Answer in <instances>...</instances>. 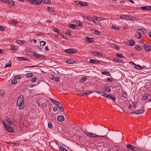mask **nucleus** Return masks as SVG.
Here are the masks:
<instances>
[{
	"mask_svg": "<svg viewBox=\"0 0 151 151\" xmlns=\"http://www.w3.org/2000/svg\"><path fill=\"white\" fill-rule=\"evenodd\" d=\"M23 96L22 95H20L18 98L17 105L20 109H23L24 108V103L23 102Z\"/></svg>",
	"mask_w": 151,
	"mask_h": 151,
	"instance_id": "1",
	"label": "nucleus"
},
{
	"mask_svg": "<svg viewBox=\"0 0 151 151\" xmlns=\"http://www.w3.org/2000/svg\"><path fill=\"white\" fill-rule=\"evenodd\" d=\"M29 2L32 4L35 5H37V0H29Z\"/></svg>",
	"mask_w": 151,
	"mask_h": 151,
	"instance_id": "23",
	"label": "nucleus"
},
{
	"mask_svg": "<svg viewBox=\"0 0 151 151\" xmlns=\"http://www.w3.org/2000/svg\"><path fill=\"white\" fill-rule=\"evenodd\" d=\"M106 98L108 99H111L114 102L116 101V97L114 95L108 94L106 96Z\"/></svg>",
	"mask_w": 151,
	"mask_h": 151,
	"instance_id": "6",
	"label": "nucleus"
},
{
	"mask_svg": "<svg viewBox=\"0 0 151 151\" xmlns=\"http://www.w3.org/2000/svg\"><path fill=\"white\" fill-rule=\"evenodd\" d=\"M101 61L99 60H94L92 59H91L89 62L91 63L94 64V63H97L101 62Z\"/></svg>",
	"mask_w": 151,
	"mask_h": 151,
	"instance_id": "10",
	"label": "nucleus"
},
{
	"mask_svg": "<svg viewBox=\"0 0 151 151\" xmlns=\"http://www.w3.org/2000/svg\"><path fill=\"white\" fill-rule=\"evenodd\" d=\"M29 52H31V53H32V54H33L35 56V57H37L38 58H45V56L43 55L38 54L36 53H35L34 52L31 51H29Z\"/></svg>",
	"mask_w": 151,
	"mask_h": 151,
	"instance_id": "5",
	"label": "nucleus"
},
{
	"mask_svg": "<svg viewBox=\"0 0 151 151\" xmlns=\"http://www.w3.org/2000/svg\"><path fill=\"white\" fill-rule=\"evenodd\" d=\"M47 10L50 12H54L55 11V9L53 7L48 6L47 7Z\"/></svg>",
	"mask_w": 151,
	"mask_h": 151,
	"instance_id": "17",
	"label": "nucleus"
},
{
	"mask_svg": "<svg viewBox=\"0 0 151 151\" xmlns=\"http://www.w3.org/2000/svg\"><path fill=\"white\" fill-rule=\"evenodd\" d=\"M133 65H135V67H134L136 69H138V70H141L143 69V68L142 66H140L139 65H136L135 64H134L133 62Z\"/></svg>",
	"mask_w": 151,
	"mask_h": 151,
	"instance_id": "12",
	"label": "nucleus"
},
{
	"mask_svg": "<svg viewBox=\"0 0 151 151\" xmlns=\"http://www.w3.org/2000/svg\"><path fill=\"white\" fill-rule=\"evenodd\" d=\"M6 129L10 132H14V129L10 126H8L7 127L6 126Z\"/></svg>",
	"mask_w": 151,
	"mask_h": 151,
	"instance_id": "9",
	"label": "nucleus"
},
{
	"mask_svg": "<svg viewBox=\"0 0 151 151\" xmlns=\"http://www.w3.org/2000/svg\"><path fill=\"white\" fill-rule=\"evenodd\" d=\"M86 19L89 21H91V22H92V21L93 20V19H92V18H91L89 17H87Z\"/></svg>",
	"mask_w": 151,
	"mask_h": 151,
	"instance_id": "49",
	"label": "nucleus"
},
{
	"mask_svg": "<svg viewBox=\"0 0 151 151\" xmlns=\"http://www.w3.org/2000/svg\"><path fill=\"white\" fill-rule=\"evenodd\" d=\"M65 52L69 54H74L77 52V50L74 49H69L65 50Z\"/></svg>",
	"mask_w": 151,
	"mask_h": 151,
	"instance_id": "3",
	"label": "nucleus"
},
{
	"mask_svg": "<svg viewBox=\"0 0 151 151\" xmlns=\"http://www.w3.org/2000/svg\"><path fill=\"white\" fill-rule=\"evenodd\" d=\"M56 105L59 109L60 108H61L63 107L62 105L59 102L57 103Z\"/></svg>",
	"mask_w": 151,
	"mask_h": 151,
	"instance_id": "42",
	"label": "nucleus"
},
{
	"mask_svg": "<svg viewBox=\"0 0 151 151\" xmlns=\"http://www.w3.org/2000/svg\"><path fill=\"white\" fill-rule=\"evenodd\" d=\"M64 119V117L62 115L59 116L57 118L58 121L59 122H63Z\"/></svg>",
	"mask_w": 151,
	"mask_h": 151,
	"instance_id": "11",
	"label": "nucleus"
},
{
	"mask_svg": "<svg viewBox=\"0 0 151 151\" xmlns=\"http://www.w3.org/2000/svg\"><path fill=\"white\" fill-rule=\"evenodd\" d=\"M76 23L79 26L81 27L83 25L82 23L81 22L79 21H77L76 22Z\"/></svg>",
	"mask_w": 151,
	"mask_h": 151,
	"instance_id": "37",
	"label": "nucleus"
},
{
	"mask_svg": "<svg viewBox=\"0 0 151 151\" xmlns=\"http://www.w3.org/2000/svg\"><path fill=\"white\" fill-rule=\"evenodd\" d=\"M14 78L16 80V79H19L20 78V76L19 75L16 76H14Z\"/></svg>",
	"mask_w": 151,
	"mask_h": 151,
	"instance_id": "55",
	"label": "nucleus"
},
{
	"mask_svg": "<svg viewBox=\"0 0 151 151\" xmlns=\"http://www.w3.org/2000/svg\"><path fill=\"white\" fill-rule=\"evenodd\" d=\"M37 0V4H41L42 1H43V0Z\"/></svg>",
	"mask_w": 151,
	"mask_h": 151,
	"instance_id": "56",
	"label": "nucleus"
},
{
	"mask_svg": "<svg viewBox=\"0 0 151 151\" xmlns=\"http://www.w3.org/2000/svg\"><path fill=\"white\" fill-rule=\"evenodd\" d=\"M8 4H9L12 6L14 5V2L12 0H9Z\"/></svg>",
	"mask_w": 151,
	"mask_h": 151,
	"instance_id": "28",
	"label": "nucleus"
},
{
	"mask_svg": "<svg viewBox=\"0 0 151 151\" xmlns=\"http://www.w3.org/2000/svg\"><path fill=\"white\" fill-rule=\"evenodd\" d=\"M53 31L54 32H57V34H58V33L59 32V30L58 29L55 28H53Z\"/></svg>",
	"mask_w": 151,
	"mask_h": 151,
	"instance_id": "47",
	"label": "nucleus"
},
{
	"mask_svg": "<svg viewBox=\"0 0 151 151\" xmlns=\"http://www.w3.org/2000/svg\"><path fill=\"white\" fill-rule=\"evenodd\" d=\"M129 20H131L133 21H135L137 19L136 17H132L130 16H129Z\"/></svg>",
	"mask_w": 151,
	"mask_h": 151,
	"instance_id": "32",
	"label": "nucleus"
},
{
	"mask_svg": "<svg viewBox=\"0 0 151 151\" xmlns=\"http://www.w3.org/2000/svg\"><path fill=\"white\" fill-rule=\"evenodd\" d=\"M37 78L36 77H35V78H32L31 80L32 82H34L36 81L37 80Z\"/></svg>",
	"mask_w": 151,
	"mask_h": 151,
	"instance_id": "50",
	"label": "nucleus"
},
{
	"mask_svg": "<svg viewBox=\"0 0 151 151\" xmlns=\"http://www.w3.org/2000/svg\"><path fill=\"white\" fill-rule=\"evenodd\" d=\"M17 58L19 61L26 60L29 61V60L25 57H17Z\"/></svg>",
	"mask_w": 151,
	"mask_h": 151,
	"instance_id": "13",
	"label": "nucleus"
},
{
	"mask_svg": "<svg viewBox=\"0 0 151 151\" xmlns=\"http://www.w3.org/2000/svg\"><path fill=\"white\" fill-rule=\"evenodd\" d=\"M94 38H90L87 37L86 38V40L89 42H91L93 41Z\"/></svg>",
	"mask_w": 151,
	"mask_h": 151,
	"instance_id": "14",
	"label": "nucleus"
},
{
	"mask_svg": "<svg viewBox=\"0 0 151 151\" xmlns=\"http://www.w3.org/2000/svg\"><path fill=\"white\" fill-rule=\"evenodd\" d=\"M60 149L61 151H68L63 146H60Z\"/></svg>",
	"mask_w": 151,
	"mask_h": 151,
	"instance_id": "36",
	"label": "nucleus"
},
{
	"mask_svg": "<svg viewBox=\"0 0 151 151\" xmlns=\"http://www.w3.org/2000/svg\"><path fill=\"white\" fill-rule=\"evenodd\" d=\"M66 63L68 64H72L74 63V61L72 60H69L67 61Z\"/></svg>",
	"mask_w": 151,
	"mask_h": 151,
	"instance_id": "24",
	"label": "nucleus"
},
{
	"mask_svg": "<svg viewBox=\"0 0 151 151\" xmlns=\"http://www.w3.org/2000/svg\"><path fill=\"white\" fill-rule=\"evenodd\" d=\"M120 18L122 19H126L127 20H129V16L126 15H123L120 17Z\"/></svg>",
	"mask_w": 151,
	"mask_h": 151,
	"instance_id": "16",
	"label": "nucleus"
},
{
	"mask_svg": "<svg viewBox=\"0 0 151 151\" xmlns=\"http://www.w3.org/2000/svg\"><path fill=\"white\" fill-rule=\"evenodd\" d=\"M6 121L9 125H11L12 124V122L10 119L8 118V119H7Z\"/></svg>",
	"mask_w": 151,
	"mask_h": 151,
	"instance_id": "31",
	"label": "nucleus"
},
{
	"mask_svg": "<svg viewBox=\"0 0 151 151\" xmlns=\"http://www.w3.org/2000/svg\"><path fill=\"white\" fill-rule=\"evenodd\" d=\"M68 26L71 29H75L77 26L76 25L70 24L68 25Z\"/></svg>",
	"mask_w": 151,
	"mask_h": 151,
	"instance_id": "21",
	"label": "nucleus"
},
{
	"mask_svg": "<svg viewBox=\"0 0 151 151\" xmlns=\"http://www.w3.org/2000/svg\"><path fill=\"white\" fill-rule=\"evenodd\" d=\"M58 35H60V36L62 37V38L63 39H65V38L63 35L60 32L58 33Z\"/></svg>",
	"mask_w": 151,
	"mask_h": 151,
	"instance_id": "61",
	"label": "nucleus"
},
{
	"mask_svg": "<svg viewBox=\"0 0 151 151\" xmlns=\"http://www.w3.org/2000/svg\"><path fill=\"white\" fill-rule=\"evenodd\" d=\"M127 148L131 149L132 151H133L134 147L131 145L128 144L127 145Z\"/></svg>",
	"mask_w": 151,
	"mask_h": 151,
	"instance_id": "20",
	"label": "nucleus"
},
{
	"mask_svg": "<svg viewBox=\"0 0 151 151\" xmlns=\"http://www.w3.org/2000/svg\"><path fill=\"white\" fill-rule=\"evenodd\" d=\"M2 2L4 3L8 4L9 2V0H1Z\"/></svg>",
	"mask_w": 151,
	"mask_h": 151,
	"instance_id": "62",
	"label": "nucleus"
},
{
	"mask_svg": "<svg viewBox=\"0 0 151 151\" xmlns=\"http://www.w3.org/2000/svg\"><path fill=\"white\" fill-rule=\"evenodd\" d=\"M48 126L51 129L52 128V123L50 122H49L48 123Z\"/></svg>",
	"mask_w": 151,
	"mask_h": 151,
	"instance_id": "46",
	"label": "nucleus"
},
{
	"mask_svg": "<svg viewBox=\"0 0 151 151\" xmlns=\"http://www.w3.org/2000/svg\"><path fill=\"white\" fill-rule=\"evenodd\" d=\"M122 96L124 98H126L127 96V94L126 92H124L122 93Z\"/></svg>",
	"mask_w": 151,
	"mask_h": 151,
	"instance_id": "40",
	"label": "nucleus"
},
{
	"mask_svg": "<svg viewBox=\"0 0 151 151\" xmlns=\"http://www.w3.org/2000/svg\"><path fill=\"white\" fill-rule=\"evenodd\" d=\"M108 95V94H106L105 92H102V94H101V96H103L104 97H106V96Z\"/></svg>",
	"mask_w": 151,
	"mask_h": 151,
	"instance_id": "58",
	"label": "nucleus"
},
{
	"mask_svg": "<svg viewBox=\"0 0 151 151\" xmlns=\"http://www.w3.org/2000/svg\"><path fill=\"white\" fill-rule=\"evenodd\" d=\"M94 34L96 35H99L100 34V32L97 30H95L94 32Z\"/></svg>",
	"mask_w": 151,
	"mask_h": 151,
	"instance_id": "59",
	"label": "nucleus"
},
{
	"mask_svg": "<svg viewBox=\"0 0 151 151\" xmlns=\"http://www.w3.org/2000/svg\"><path fill=\"white\" fill-rule=\"evenodd\" d=\"M92 93H93V92L92 91H88V92H86V93H82V95H81L83 96L84 94L88 95L89 94Z\"/></svg>",
	"mask_w": 151,
	"mask_h": 151,
	"instance_id": "26",
	"label": "nucleus"
},
{
	"mask_svg": "<svg viewBox=\"0 0 151 151\" xmlns=\"http://www.w3.org/2000/svg\"><path fill=\"white\" fill-rule=\"evenodd\" d=\"M11 22L13 24H14V25H16L18 24L17 22L14 21V20L12 21Z\"/></svg>",
	"mask_w": 151,
	"mask_h": 151,
	"instance_id": "54",
	"label": "nucleus"
},
{
	"mask_svg": "<svg viewBox=\"0 0 151 151\" xmlns=\"http://www.w3.org/2000/svg\"><path fill=\"white\" fill-rule=\"evenodd\" d=\"M80 2V4L81 6H87L88 5V4L87 3L82 2L81 1Z\"/></svg>",
	"mask_w": 151,
	"mask_h": 151,
	"instance_id": "27",
	"label": "nucleus"
},
{
	"mask_svg": "<svg viewBox=\"0 0 151 151\" xmlns=\"http://www.w3.org/2000/svg\"><path fill=\"white\" fill-rule=\"evenodd\" d=\"M33 74L32 73H27V74L26 77L28 78H31L32 77Z\"/></svg>",
	"mask_w": 151,
	"mask_h": 151,
	"instance_id": "34",
	"label": "nucleus"
},
{
	"mask_svg": "<svg viewBox=\"0 0 151 151\" xmlns=\"http://www.w3.org/2000/svg\"><path fill=\"white\" fill-rule=\"evenodd\" d=\"M126 44L129 46H133L134 44V42L133 40L131 41H127L126 42Z\"/></svg>",
	"mask_w": 151,
	"mask_h": 151,
	"instance_id": "7",
	"label": "nucleus"
},
{
	"mask_svg": "<svg viewBox=\"0 0 151 151\" xmlns=\"http://www.w3.org/2000/svg\"><path fill=\"white\" fill-rule=\"evenodd\" d=\"M116 55L117 57H118L119 58H123L124 57V56L122 55L121 54H119L117 53L116 54Z\"/></svg>",
	"mask_w": 151,
	"mask_h": 151,
	"instance_id": "41",
	"label": "nucleus"
},
{
	"mask_svg": "<svg viewBox=\"0 0 151 151\" xmlns=\"http://www.w3.org/2000/svg\"><path fill=\"white\" fill-rule=\"evenodd\" d=\"M116 45L114 44H111L110 45V47H116Z\"/></svg>",
	"mask_w": 151,
	"mask_h": 151,
	"instance_id": "60",
	"label": "nucleus"
},
{
	"mask_svg": "<svg viewBox=\"0 0 151 151\" xmlns=\"http://www.w3.org/2000/svg\"><path fill=\"white\" fill-rule=\"evenodd\" d=\"M102 74L106 75L107 76H110V73L107 71H104L102 72Z\"/></svg>",
	"mask_w": 151,
	"mask_h": 151,
	"instance_id": "33",
	"label": "nucleus"
},
{
	"mask_svg": "<svg viewBox=\"0 0 151 151\" xmlns=\"http://www.w3.org/2000/svg\"><path fill=\"white\" fill-rule=\"evenodd\" d=\"M46 42L43 41H41L40 43V45L41 46H44Z\"/></svg>",
	"mask_w": 151,
	"mask_h": 151,
	"instance_id": "38",
	"label": "nucleus"
},
{
	"mask_svg": "<svg viewBox=\"0 0 151 151\" xmlns=\"http://www.w3.org/2000/svg\"><path fill=\"white\" fill-rule=\"evenodd\" d=\"M58 110L56 106H54L53 108V110L54 111H56Z\"/></svg>",
	"mask_w": 151,
	"mask_h": 151,
	"instance_id": "64",
	"label": "nucleus"
},
{
	"mask_svg": "<svg viewBox=\"0 0 151 151\" xmlns=\"http://www.w3.org/2000/svg\"><path fill=\"white\" fill-rule=\"evenodd\" d=\"M145 110L144 109H139V110H137V112H138V114H140L143 113L144 111Z\"/></svg>",
	"mask_w": 151,
	"mask_h": 151,
	"instance_id": "25",
	"label": "nucleus"
},
{
	"mask_svg": "<svg viewBox=\"0 0 151 151\" xmlns=\"http://www.w3.org/2000/svg\"><path fill=\"white\" fill-rule=\"evenodd\" d=\"M140 151L139 149V148H138L136 147H134L133 151Z\"/></svg>",
	"mask_w": 151,
	"mask_h": 151,
	"instance_id": "57",
	"label": "nucleus"
},
{
	"mask_svg": "<svg viewBox=\"0 0 151 151\" xmlns=\"http://www.w3.org/2000/svg\"><path fill=\"white\" fill-rule=\"evenodd\" d=\"M71 32V31L69 30H67L65 32L66 34L67 35H69L70 36H71V35L70 34Z\"/></svg>",
	"mask_w": 151,
	"mask_h": 151,
	"instance_id": "48",
	"label": "nucleus"
},
{
	"mask_svg": "<svg viewBox=\"0 0 151 151\" xmlns=\"http://www.w3.org/2000/svg\"><path fill=\"white\" fill-rule=\"evenodd\" d=\"M145 50L147 52H149L151 50V48H144Z\"/></svg>",
	"mask_w": 151,
	"mask_h": 151,
	"instance_id": "51",
	"label": "nucleus"
},
{
	"mask_svg": "<svg viewBox=\"0 0 151 151\" xmlns=\"http://www.w3.org/2000/svg\"><path fill=\"white\" fill-rule=\"evenodd\" d=\"M94 17L96 18L95 20H96L98 22H99V21H102L104 20H105V19H104V18H103L101 17L97 18L96 16H94Z\"/></svg>",
	"mask_w": 151,
	"mask_h": 151,
	"instance_id": "18",
	"label": "nucleus"
},
{
	"mask_svg": "<svg viewBox=\"0 0 151 151\" xmlns=\"http://www.w3.org/2000/svg\"><path fill=\"white\" fill-rule=\"evenodd\" d=\"M144 47H151V46L146 44H144L143 45Z\"/></svg>",
	"mask_w": 151,
	"mask_h": 151,
	"instance_id": "52",
	"label": "nucleus"
},
{
	"mask_svg": "<svg viewBox=\"0 0 151 151\" xmlns=\"http://www.w3.org/2000/svg\"><path fill=\"white\" fill-rule=\"evenodd\" d=\"M50 100L54 104L56 105L58 101H57L52 98H50Z\"/></svg>",
	"mask_w": 151,
	"mask_h": 151,
	"instance_id": "19",
	"label": "nucleus"
},
{
	"mask_svg": "<svg viewBox=\"0 0 151 151\" xmlns=\"http://www.w3.org/2000/svg\"><path fill=\"white\" fill-rule=\"evenodd\" d=\"M137 32L138 35H135V37L137 39H139L142 37L141 35L142 34H146L147 32V30L143 28H142L141 29H137Z\"/></svg>",
	"mask_w": 151,
	"mask_h": 151,
	"instance_id": "2",
	"label": "nucleus"
},
{
	"mask_svg": "<svg viewBox=\"0 0 151 151\" xmlns=\"http://www.w3.org/2000/svg\"><path fill=\"white\" fill-rule=\"evenodd\" d=\"M16 42L18 44L21 45L26 44V42L25 41L18 40H17Z\"/></svg>",
	"mask_w": 151,
	"mask_h": 151,
	"instance_id": "15",
	"label": "nucleus"
},
{
	"mask_svg": "<svg viewBox=\"0 0 151 151\" xmlns=\"http://www.w3.org/2000/svg\"><path fill=\"white\" fill-rule=\"evenodd\" d=\"M43 1H44V3L46 4H50L51 2L50 0H43Z\"/></svg>",
	"mask_w": 151,
	"mask_h": 151,
	"instance_id": "39",
	"label": "nucleus"
},
{
	"mask_svg": "<svg viewBox=\"0 0 151 151\" xmlns=\"http://www.w3.org/2000/svg\"><path fill=\"white\" fill-rule=\"evenodd\" d=\"M90 133L91 132H88L87 131H85L84 132V133L85 134H86V136L89 137L90 136V134H91Z\"/></svg>",
	"mask_w": 151,
	"mask_h": 151,
	"instance_id": "43",
	"label": "nucleus"
},
{
	"mask_svg": "<svg viewBox=\"0 0 151 151\" xmlns=\"http://www.w3.org/2000/svg\"><path fill=\"white\" fill-rule=\"evenodd\" d=\"M90 134L89 137H104L106 138L107 139H108V137L106 136V135L107 134L105 135L104 136H101V135H99L95 133H93L92 132L90 133Z\"/></svg>",
	"mask_w": 151,
	"mask_h": 151,
	"instance_id": "4",
	"label": "nucleus"
},
{
	"mask_svg": "<svg viewBox=\"0 0 151 151\" xmlns=\"http://www.w3.org/2000/svg\"><path fill=\"white\" fill-rule=\"evenodd\" d=\"M110 88L108 87H106L105 88V91L106 92H109L111 91Z\"/></svg>",
	"mask_w": 151,
	"mask_h": 151,
	"instance_id": "30",
	"label": "nucleus"
},
{
	"mask_svg": "<svg viewBox=\"0 0 151 151\" xmlns=\"http://www.w3.org/2000/svg\"><path fill=\"white\" fill-rule=\"evenodd\" d=\"M17 83V81L15 79H12V80L11 83L13 85Z\"/></svg>",
	"mask_w": 151,
	"mask_h": 151,
	"instance_id": "35",
	"label": "nucleus"
},
{
	"mask_svg": "<svg viewBox=\"0 0 151 151\" xmlns=\"http://www.w3.org/2000/svg\"><path fill=\"white\" fill-rule=\"evenodd\" d=\"M114 61L115 62H116V63H120V62H122V61H120L117 58H114Z\"/></svg>",
	"mask_w": 151,
	"mask_h": 151,
	"instance_id": "45",
	"label": "nucleus"
},
{
	"mask_svg": "<svg viewBox=\"0 0 151 151\" xmlns=\"http://www.w3.org/2000/svg\"><path fill=\"white\" fill-rule=\"evenodd\" d=\"M86 77H83L81 78V81L82 82H83L85 81L86 80Z\"/></svg>",
	"mask_w": 151,
	"mask_h": 151,
	"instance_id": "63",
	"label": "nucleus"
},
{
	"mask_svg": "<svg viewBox=\"0 0 151 151\" xmlns=\"http://www.w3.org/2000/svg\"><path fill=\"white\" fill-rule=\"evenodd\" d=\"M149 96V94L147 93H145L142 97V99L143 100H146L147 99L148 96Z\"/></svg>",
	"mask_w": 151,
	"mask_h": 151,
	"instance_id": "22",
	"label": "nucleus"
},
{
	"mask_svg": "<svg viewBox=\"0 0 151 151\" xmlns=\"http://www.w3.org/2000/svg\"><path fill=\"white\" fill-rule=\"evenodd\" d=\"M95 25L101 26V24L99 22H96L95 21L93 20L92 22Z\"/></svg>",
	"mask_w": 151,
	"mask_h": 151,
	"instance_id": "29",
	"label": "nucleus"
},
{
	"mask_svg": "<svg viewBox=\"0 0 151 151\" xmlns=\"http://www.w3.org/2000/svg\"><path fill=\"white\" fill-rule=\"evenodd\" d=\"M112 28L116 30H118L119 29V28L116 27L115 26H113L112 27Z\"/></svg>",
	"mask_w": 151,
	"mask_h": 151,
	"instance_id": "44",
	"label": "nucleus"
},
{
	"mask_svg": "<svg viewBox=\"0 0 151 151\" xmlns=\"http://www.w3.org/2000/svg\"><path fill=\"white\" fill-rule=\"evenodd\" d=\"M141 9L143 10H151V6H146L140 7Z\"/></svg>",
	"mask_w": 151,
	"mask_h": 151,
	"instance_id": "8",
	"label": "nucleus"
},
{
	"mask_svg": "<svg viewBox=\"0 0 151 151\" xmlns=\"http://www.w3.org/2000/svg\"><path fill=\"white\" fill-rule=\"evenodd\" d=\"M11 63L12 62H11L9 64H6L5 66V68L8 67H11Z\"/></svg>",
	"mask_w": 151,
	"mask_h": 151,
	"instance_id": "53",
	"label": "nucleus"
}]
</instances>
